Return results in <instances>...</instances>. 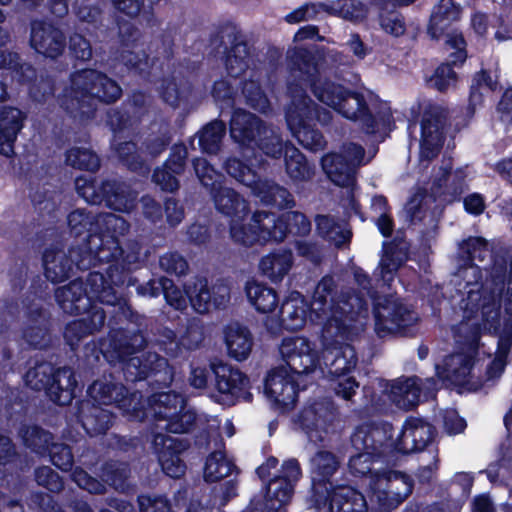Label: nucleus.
I'll return each instance as SVG.
<instances>
[{
	"label": "nucleus",
	"mask_w": 512,
	"mask_h": 512,
	"mask_svg": "<svg viewBox=\"0 0 512 512\" xmlns=\"http://www.w3.org/2000/svg\"><path fill=\"white\" fill-rule=\"evenodd\" d=\"M467 298L463 300V309L467 313V321L462 323L459 330L463 333L473 327L471 335L467 337L470 349L465 353H456L447 357L442 366L437 365V376L443 381L454 385H467L473 370L474 346L478 344L480 331H491L496 326L499 309L503 301L505 310L512 314V278L508 281L507 293L502 299L503 284L495 281L467 282Z\"/></svg>",
	"instance_id": "obj_1"
},
{
	"label": "nucleus",
	"mask_w": 512,
	"mask_h": 512,
	"mask_svg": "<svg viewBox=\"0 0 512 512\" xmlns=\"http://www.w3.org/2000/svg\"><path fill=\"white\" fill-rule=\"evenodd\" d=\"M352 308L332 306L319 335L322 358L330 361V374L333 375V388L337 395L348 400L358 388L355 379L347 374L357 363L354 348L347 343L362 332L368 323V309L364 300L354 299Z\"/></svg>",
	"instance_id": "obj_2"
},
{
	"label": "nucleus",
	"mask_w": 512,
	"mask_h": 512,
	"mask_svg": "<svg viewBox=\"0 0 512 512\" xmlns=\"http://www.w3.org/2000/svg\"><path fill=\"white\" fill-rule=\"evenodd\" d=\"M216 209L231 217L230 237L238 245L250 247L269 241H282L288 232L307 234L311 229L308 219L299 212H286L280 217L272 213L256 212L249 222H244L248 211L246 201L234 190L219 186L212 192Z\"/></svg>",
	"instance_id": "obj_3"
},
{
	"label": "nucleus",
	"mask_w": 512,
	"mask_h": 512,
	"mask_svg": "<svg viewBox=\"0 0 512 512\" xmlns=\"http://www.w3.org/2000/svg\"><path fill=\"white\" fill-rule=\"evenodd\" d=\"M299 71L321 103L349 120L359 121L367 132H373L378 123L384 126L391 123L392 112L389 104L381 101L373 92H350L334 82L320 77L316 79L318 70L310 63H304Z\"/></svg>",
	"instance_id": "obj_4"
},
{
	"label": "nucleus",
	"mask_w": 512,
	"mask_h": 512,
	"mask_svg": "<svg viewBox=\"0 0 512 512\" xmlns=\"http://www.w3.org/2000/svg\"><path fill=\"white\" fill-rule=\"evenodd\" d=\"M125 388L104 381H95L88 389L90 397L99 404H109L115 401L119 408L136 419L152 415L157 421V428L171 433H186L195 421V414L186 408L183 397L174 392L156 394L149 401V408L140 415V411L132 404L138 403L137 393L124 397Z\"/></svg>",
	"instance_id": "obj_5"
},
{
	"label": "nucleus",
	"mask_w": 512,
	"mask_h": 512,
	"mask_svg": "<svg viewBox=\"0 0 512 512\" xmlns=\"http://www.w3.org/2000/svg\"><path fill=\"white\" fill-rule=\"evenodd\" d=\"M333 288V278L324 277L316 286L310 305L299 292L290 293L281 306V323L268 320L266 327L272 333H276L280 327L291 331L300 330L305 326L308 316L311 320H314L315 316L316 319L321 320V325H323L332 306L349 309L355 303L354 299L360 298L359 296L334 298L332 296Z\"/></svg>",
	"instance_id": "obj_6"
},
{
	"label": "nucleus",
	"mask_w": 512,
	"mask_h": 512,
	"mask_svg": "<svg viewBox=\"0 0 512 512\" xmlns=\"http://www.w3.org/2000/svg\"><path fill=\"white\" fill-rule=\"evenodd\" d=\"M68 224L76 235H79L82 228L89 225L88 245L89 251L84 256L75 260L80 269L87 268L92 260L110 262L122 255L117 235H122L128 229L126 221L114 214L98 215L94 221L82 210H76L68 216Z\"/></svg>",
	"instance_id": "obj_7"
},
{
	"label": "nucleus",
	"mask_w": 512,
	"mask_h": 512,
	"mask_svg": "<svg viewBox=\"0 0 512 512\" xmlns=\"http://www.w3.org/2000/svg\"><path fill=\"white\" fill-rule=\"evenodd\" d=\"M120 95L121 88L115 81L96 70L86 69L71 76L69 86L64 89L61 104L68 111L79 109L82 115H88L86 106H92L96 100L113 102Z\"/></svg>",
	"instance_id": "obj_8"
},
{
	"label": "nucleus",
	"mask_w": 512,
	"mask_h": 512,
	"mask_svg": "<svg viewBox=\"0 0 512 512\" xmlns=\"http://www.w3.org/2000/svg\"><path fill=\"white\" fill-rule=\"evenodd\" d=\"M113 271L112 267L108 270L110 283L100 272H92L87 278L85 288L81 281H73L67 286L58 288L55 297L61 309L66 313L84 312L95 300L115 305L117 297L111 284L118 285L122 283V279L120 276L115 278Z\"/></svg>",
	"instance_id": "obj_9"
},
{
	"label": "nucleus",
	"mask_w": 512,
	"mask_h": 512,
	"mask_svg": "<svg viewBox=\"0 0 512 512\" xmlns=\"http://www.w3.org/2000/svg\"><path fill=\"white\" fill-rule=\"evenodd\" d=\"M289 92L291 101L286 109V121L290 131L305 148L321 149L324 145V139L320 132L314 128L313 123L314 120L321 124L328 123L330 113L317 111L301 88L291 85Z\"/></svg>",
	"instance_id": "obj_10"
},
{
	"label": "nucleus",
	"mask_w": 512,
	"mask_h": 512,
	"mask_svg": "<svg viewBox=\"0 0 512 512\" xmlns=\"http://www.w3.org/2000/svg\"><path fill=\"white\" fill-rule=\"evenodd\" d=\"M450 169L451 160L444 159L433 173L431 195L419 191L410 198L403 211L407 220L412 223L422 221L432 200L441 195H448L449 198L445 200L451 201L464 191L467 186V174L462 169L453 172H450Z\"/></svg>",
	"instance_id": "obj_11"
},
{
	"label": "nucleus",
	"mask_w": 512,
	"mask_h": 512,
	"mask_svg": "<svg viewBox=\"0 0 512 512\" xmlns=\"http://www.w3.org/2000/svg\"><path fill=\"white\" fill-rule=\"evenodd\" d=\"M377 390L371 396L373 410H386L389 403L395 404L400 409L409 410L418 405L422 394L425 398L433 395L436 390V381L426 379L424 383L420 384L417 377L398 378L391 382L379 379Z\"/></svg>",
	"instance_id": "obj_12"
},
{
	"label": "nucleus",
	"mask_w": 512,
	"mask_h": 512,
	"mask_svg": "<svg viewBox=\"0 0 512 512\" xmlns=\"http://www.w3.org/2000/svg\"><path fill=\"white\" fill-rule=\"evenodd\" d=\"M245 52V47L237 45L234 47L232 54H229L226 60V66L234 83H229L227 80H221L214 84L213 97L216 101H222L231 98L234 93V87L241 82L237 78L242 76L245 80L242 93L244 94L247 102L256 110L265 112L269 108V101L262 93L258 81L252 79L254 73L248 67L247 61L240 57L241 53Z\"/></svg>",
	"instance_id": "obj_13"
},
{
	"label": "nucleus",
	"mask_w": 512,
	"mask_h": 512,
	"mask_svg": "<svg viewBox=\"0 0 512 512\" xmlns=\"http://www.w3.org/2000/svg\"><path fill=\"white\" fill-rule=\"evenodd\" d=\"M412 478L398 470H383L369 477L368 497L372 510L390 512L411 494Z\"/></svg>",
	"instance_id": "obj_14"
},
{
	"label": "nucleus",
	"mask_w": 512,
	"mask_h": 512,
	"mask_svg": "<svg viewBox=\"0 0 512 512\" xmlns=\"http://www.w3.org/2000/svg\"><path fill=\"white\" fill-rule=\"evenodd\" d=\"M460 16V7L452 0H440L433 8L428 25V34L432 39L445 38V49L449 61L453 64H461L467 58L466 43L463 36L454 30H450L451 26L460 19Z\"/></svg>",
	"instance_id": "obj_15"
},
{
	"label": "nucleus",
	"mask_w": 512,
	"mask_h": 512,
	"mask_svg": "<svg viewBox=\"0 0 512 512\" xmlns=\"http://www.w3.org/2000/svg\"><path fill=\"white\" fill-rule=\"evenodd\" d=\"M144 339L142 335H134L133 344H113L106 341L101 344L100 350L103 356L109 361H125V371L129 378L141 380L150 373H157L167 368V361L157 354L149 353L143 362L140 357L133 356L126 359L127 356L134 354L142 347Z\"/></svg>",
	"instance_id": "obj_16"
},
{
	"label": "nucleus",
	"mask_w": 512,
	"mask_h": 512,
	"mask_svg": "<svg viewBox=\"0 0 512 512\" xmlns=\"http://www.w3.org/2000/svg\"><path fill=\"white\" fill-rule=\"evenodd\" d=\"M231 137L238 143L250 145L256 141L259 148L268 156L278 157L283 144L277 133L262 126L258 119L243 110L234 112L230 127Z\"/></svg>",
	"instance_id": "obj_17"
},
{
	"label": "nucleus",
	"mask_w": 512,
	"mask_h": 512,
	"mask_svg": "<svg viewBox=\"0 0 512 512\" xmlns=\"http://www.w3.org/2000/svg\"><path fill=\"white\" fill-rule=\"evenodd\" d=\"M390 424L361 426L352 436V444L359 453L352 456L349 467L354 474L366 475L371 470L372 457L383 453L382 446L387 435H392Z\"/></svg>",
	"instance_id": "obj_18"
},
{
	"label": "nucleus",
	"mask_w": 512,
	"mask_h": 512,
	"mask_svg": "<svg viewBox=\"0 0 512 512\" xmlns=\"http://www.w3.org/2000/svg\"><path fill=\"white\" fill-rule=\"evenodd\" d=\"M225 169L230 176L249 187L261 202L280 208L290 207L293 204V198L285 188L268 181H260L256 172L240 160L236 158L227 160Z\"/></svg>",
	"instance_id": "obj_19"
},
{
	"label": "nucleus",
	"mask_w": 512,
	"mask_h": 512,
	"mask_svg": "<svg viewBox=\"0 0 512 512\" xmlns=\"http://www.w3.org/2000/svg\"><path fill=\"white\" fill-rule=\"evenodd\" d=\"M76 189L83 199L92 204L106 205L116 211L128 212L135 205V194L123 183L105 182L97 189L96 184L85 178H77Z\"/></svg>",
	"instance_id": "obj_20"
},
{
	"label": "nucleus",
	"mask_w": 512,
	"mask_h": 512,
	"mask_svg": "<svg viewBox=\"0 0 512 512\" xmlns=\"http://www.w3.org/2000/svg\"><path fill=\"white\" fill-rule=\"evenodd\" d=\"M279 352L287 368L297 375H309L321 370V357L316 345L305 336H290L282 340Z\"/></svg>",
	"instance_id": "obj_21"
},
{
	"label": "nucleus",
	"mask_w": 512,
	"mask_h": 512,
	"mask_svg": "<svg viewBox=\"0 0 512 512\" xmlns=\"http://www.w3.org/2000/svg\"><path fill=\"white\" fill-rule=\"evenodd\" d=\"M364 150L356 144L344 145L340 153H330L322 158V167L329 179L338 186L354 184V170L364 164Z\"/></svg>",
	"instance_id": "obj_22"
},
{
	"label": "nucleus",
	"mask_w": 512,
	"mask_h": 512,
	"mask_svg": "<svg viewBox=\"0 0 512 512\" xmlns=\"http://www.w3.org/2000/svg\"><path fill=\"white\" fill-rule=\"evenodd\" d=\"M374 317L375 332L379 337L392 335L417 320L416 314L393 296L376 301Z\"/></svg>",
	"instance_id": "obj_23"
},
{
	"label": "nucleus",
	"mask_w": 512,
	"mask_h": 512,
	"mask_svg": "<svg viewBox=\"0 0 512 512\" xmlns=\"http://www.w3.org/2000/svg\"><path fill=\"white\" fill-rule=\"evenodd\" d=\"M297 373L286 366L273 369L265 379L264 393L267 399L280 409H288L297 399Z\"/></svg>",
	"instance_id": "obj_24"
},
{
	"label": "nucleus",
	"mask_w": 512,
	"mask_h": 512,
	"mask_svg": "<svg viewBox=\"0 0 512 512\" xmlns=\"http://www.w3.org/2000/svg\"><path fill=\"white\" fill-rule=\"evenodd\" d=\"M446 117L444 111L430 106L421 124L420 160L429 161L440 152L445 138Z\"/></svg>",
	"instance_id": "obj_25"
},
{
	"label": "nucleus",
	"mask_w": 512,
	"mask_h": 512,
	"mask_svg": "<svg viewBox=\"0 0 512 512\" xmlns=\"http://www.w3.org/2000/svg\"><path fill=\"white\" fill-rule=\"evenodd\" d=\"M339 467V461L329 451H318L310 459V475L315 503L326 502V495L335 488L330 482L331 476Z\"/></svg>",
	"instance_id": "obj_26"
},
{
	"label": "nucleus",
	"mask_w": 512,
	"mask_h": 512,
	"mask_svg": "<svg viewBox=\"0 0 512 512\" xmlns=\"http://www.w3.org/2000/svg\"><path fill=\"white\" fill-rule=\"evenodd\" d=\"M300 475V466L296 460L291 459L284 462L282 474L268 485L267 507L269 510L278 511L290 501L294 483L300 478Z\"/></svg>",
	"instance_id": "obj_27"
},
{
	"label": "nucleus",
	"mask_w": 512,
	"mask_h": 512,
	"mask_svg": "<svg viewBox=\"0 0 512 512\" xmlns=\"http://www.w3.org/2000/svg\"><path fill=\"white\" fill-rule=\"evenodd\" d=\"M433 436L430 424L418 418H409L391 445L398 452L408 454L423 450L432 441Z\"/></svg>",
	"instance_id": "obj_28"
},
{
	"label": "nucleus",
	"mask_w": 512,
	"mask_h": 512,
	"mask_svg": "<svg viewBox=\"0 0 512 512\" xmlns=\"http://www.w3.org/2000/svg\"><path fill=\"white\" fill-rule=\"evenodd\" d=\"M186 295L195 311L205 313L224 306L229 301V288L226 285H217L210 290L205 280L196 279L186 285Z\"/></svg>",
	"instance_id": "obj_29"
},
{
	"label": "nucleus",
	"mask_w": 512,
	"mask_h": 512,
	"mask_svg": "<svg viewBox=\"0 0 512 512\" xmlns=\"http://www.w3.org/2000/svg\"><path fill=\"white\" fill-rule=\"evenodd\" d=\"M318 509L327 508L328 512H368L365 497L355 489L337 486L326 495V502L315 503Z\"/></svg>",
	"instance_id": "obj_30"
},
{
	"label": "nucleus",
	"mask_w": 512,
	"mask_h": 512,
	"mask_svg": "<svg viewBox=\"0 0 512 512\" xmlns=\"http://www.w3.org/2000/svg\"><path fill=\"white\" fill-rule=\"evenodd\" d=\"M155 452L159 463L168 476L178 478L185 472V465L180 460L178 453L182 447L172 437L157 433L153 440Z\"/></svg>",
	"instance_id": "obj_31"
},
{
	"label": "nucleus",
	"mask_w": 512,
	"mask_h": 512,
	"mask_svg": "<svg viewBox=\"0 0 512 512\" xmlns=\"http://www.w3.org/2000/svg\"><path fill=\"white\" fill-rule=\"evenodd\" d=\"M212 369L218 392L231 399H238L245 395L248 379L240 370L222 362L213 363Z\"/></svg>",
	"instance_id": "obj_32"
},
{
	"label": "nucleus",
	"mask_w": 512,
	"mask_h": 512,
	"mask_svg": "<svg viewBox=\"0 0 512 512\" xmlns=\"http://www.w3.org/2000/svg\"><path fill=\"white\" fill-rule=\"evenodd\" d=\"M31 45L43 55L56 57L64 48L63 34L50 24L35 22L32 25Z\"/></svg>",
	"instance_id": "obj_33"
},
{
	"label": "nucleus",
	"mask_w": 512,
	"mask_h": 512,
	"mask_svg": "<svg viewBox=\"0 0 512 512\" xmlns=\"http://www.w3.org/2000/svg\"><path fill=\"white\" fill-rule=\"evenodd\" d=\"M228 355L236 361L246 360L253 347V337L247 327L230 323L223 330Z\"/></svg>",
	"instance_id": "obj_34"
},
{
	"label": "nucleus",
	"mask_w": 512,
	"mask_h": 512,
	"mask_svg": "<svg viewBox=\"0 0 512 512\" xmlns=\"http://www.w3.org/2000/svg\"><path fill=\"white\" fill-rule=\"evenodd\" d=\"M186 149L183 146L173 148V153L162 168H158L153 174L154 182L162 189L173 192L179 187L177 176L184 170Z\"/></svg>",
	"instance_id": "obj_35"
},
{
	"label": "nucleus",
	"mask_w": 512,
	"mask_h": 512,
	"mask_svg": "<svg viewBox=\"0 0 512 512\" xmlns=\"http://www.w3.org/2000/svg\"><path fill=\"white\" fill-rule=\"evenodd\" d=\"M23 115L16 108H4L0 112V154L10 156L18 132L22 128Z\"/></svg>",
	"instance_id": "obj_36"
},
{
	"label": "nucleus",
	"mask_w": 512,
	"mask_h": 512,
	"mask_svg": "<svg viewBox=\"0 0 512 512\" xmlns=\"http://www.w3.org/2000/svg\"><path fill=\"white\" fill-rule=\"evenodd\" d=\"M293 264L292 253L288 250H277L261 258L259 270L270 281H281L290 271Z\"/></svg>",
	"instance_id": "obj_37"
},
{
	"label": "nucleus",
	"mask_w": 512,
	"mask_h": 512,
	"mask_svg": "<svg viewBox=\"0 0 512 512\" xmlns=\"http://www.w3.org/2000/svg\"><path fill=\"white\" fill-rule=\"evenodd\" d=\"M76 386L77 381L74 373L68 368L59 369L52 373L48 395L53 402L66 405L72 401Z\"/></svg>",
	"instance_id": "obj_38"
},
{
	"label": "nucleus",
	"mask_w": 512,
	"mask_h": 512,
	"mask_svg": "<svg viewBox=\"0 0 512 512\" xmlns=\"http://www.w3.org/2000/svg\"><path fill=\"white\" fill-rule=\"evenodd\" d=\"M245 293L249 303L260 313H270L278 306L277 292L264 283L248 281Z\"/></svg>",
	"instance_id": "obj_39"
},
{
	"label": "nucleus",
	"mask_w": 512,
	"mask_h": 512,
	"mask_svg": "<svg viewBox=\"0 0 512 512\" xmlns=\"http://www.w3.org/2000/svg\"><path fill=\"white\" fill-rule=\"evenodd\" d=\"M104 319V312L94 308L89 324L85 318L69 323L64 332L67 343L73 347L82 337L100 328L104 323Z\"/></svg>",
	"instance_id": "obj_40"
},
{
	"label": "nucleus",
	"mask_w": 512,
	"mask_h": 512,
	"mask_svg": "<svg viewBox=\"0 0 512 512\" xmlns=\"http://www.w3.org/2000/svg\"><path fill=\"white\" fill-rule=\"evenodd\" d=\"M43 265L45 275L51 282H61L65 280L72 265L65 253L60 250L49 249L43 255Z\"/></svg>",
	"instance_id": "obj_41"
},
{
	"label": "nucleus",
	"mask_w": 512,
	"mask_h": 512,
	"mask_svg": "<svg viewBox=\"0 0 512 512\" xmlns=\"http://www.w3.org/2000/svg\"><path fill=\"white\" fill-rule=\"evenodd\" d=\"M285 166L287 174L294 181H306L313 175L304 155L290 145H285Z\"/></svg>",
	"instance_id": "obj_42"
},
{
	"label": "nucleus",
	"mask_w": 512,
	"mask_h": 512,
	"mask_svg": "<svg viewBox=\"0 0 512 512\" xmlns=\"http://www.w3.org/2000/svg\"><path fill=\"white\" fill-rule=\"evenodd\" d=\"M233 463L222 452L210 454L204 466V478L208 482L219 481L234 471Z\"/></svg>",
	"instance_id": "obj_43"
},
{
	"label": "nucleus",
	"mask_w": 512,
	"mask_h": 512,
	"mask_svg": "<svg viewBox=\"0 0 512 512\" xmlns=\"http://www.w3.org/2000/svg\"><path fill=\"white\" fill-rule=\"evenodd\" d=\"M316 225L319 234L333 242L336 246H341L350 239L351 233L346 225L344 223H336L331 217L318 216L316 218Z\"/></svg>",
	"instance_id": "obj_44"
},
{
	"label": "nucleus",
	"mask_w": 512,
	"mask_h": 512,
	"mask_svg": "<svg viewBox=\"0 0 512 512\" xmlns=\"http://www.w3.org/2000/svg\"><path fill=\"white\" fill-rule=\"evenodd\" d=\"M498 81L497 71L482 70L473 80L469 103L475 108L483 101L484 95L496 88Z\"/></svg>",
	"instance_id": "obj_45"
},
{
	"label": "nucleus",
	"mask_w": 512,
	"mask_h": 512,
	"mask_svg": "<svg viewBox=\"0 0 512 512\" xmlns=\"http://www.w3.org/2000/svg\"><path fill=\"white\" fill-rule=\"evenodd\" d=\"M225 133V125L220 121L208 124L199 133V145L207 153H215L219 149L220 142Z\"/></svg>",
	"instance_id": "obj_46"
},
{
	"label": "nucleus",
	"mask_w": 512,
	"mask_h": 512,
	"mask_svg": "<svg viewBox=\"0 0 512 512\" xmlns=\"http://www.w3.org/2000/svg\"><path fill=\"white\" fill-rule=\"evenodd\" d=\"M66 161L69 165L94 171L99 167V158L88 148H72L67 153Z\"/></svg>",
	"instance_id": "obj_47"
},
{
	"label": "nucleus",
	"mask_w": 512,
	"mask_h": 512,
	"mask_svg": "<svg viewBox=\"0 0 512 512\" xmlns=\"http://www.w3.org/2000/svg\"><path fill=\"white\" fill-rule=\"evenodd\" d=\"M51 377L52 367L49 364H39L26 373L25 382L34 390H45L48 393Z\"/></svg>",
	"instance_id": "obj_48"
},
{
	"label": "nucleus",
	"mask_w": 512,
	"mask_h": 512,
	"mask_svg": "<svg viewBox=\"0 0 512 512\" xmlns=\"http://www.w3.org/2000/svg\"><path fill=\"white\" fill-rule=\"evenodd\" d=\"M21 436L26 446L40 454L48 450L52 440V436L48 432L38 427H28L21 432Z\"/></svg>",
	"instance_id": "obj_49"
},
{
	"label": "nucleus",
	"mask_w": 512,
	"mask_h": 512,
	"mask_svg": "<svg viewBox=\"0 0 512 512\" xmlns=\"http://www.w3.org/2000/svg\"><path fill=\"white\" fill-rule=\"evenodd\" d=\"M195 173L205 187H211L212 192L220 186L222 175L217 172L206 159L197 158L193 162Z\"/></svg>",
	"instance_id": "obj_50"
},
{
	"label": "nucleus",
	"mask_w": 512,
	"mask_h": 512,
	"mask_svg": "<svg viewBox=\"0 0 512 512\" xmlns=\"http://www.w3.org/2000/svg\"><path fill=\"white\" fill-rule=\"evenodd\" d=\"M338 15L346 20L357 21L365 17V6L356 0H340L334 5Z\"/></svg>",
	"instance_id": "obj_51"
},
{
	"label": "nucleus",
	"mask_w": 512,
	"mask_h": 512,
	"mask_svg": "<svg viewBox=\"0 0 512 512\" xmlns=\"http://www.w3.org/2000/svg\"><path fill=\"white\" fill-rule=\"evenodd\" d=\"M111 423L110 413L106 410H97L95 415L87 416L83 419V428L90 435L104 433Z\"/></svg>",
	"instance_id": "obj_52"
},
{
	"label": "nucleus",
	"mask_w": 512,
	"mask_h": 512,
	"mask_svg": "<svg viewBox=\"0 0 512 512\" xmlns=\"http://www.w3.org/2000/svg\"><path fill=\"white\" fill-rule=\"evenodd\" d=\"M457 81L456 73L448 64L440 65L434 72L429 83L439 91H444L455 86Z\"/></svg>",
	"instance_id": "obj_53"
},
{
	"label": "nucleus",
	"mask_w": 512,
	"mask_h": 512,
	"mask_svg": "<svg viewBox=\"0 0 512 512\" xmlns=\"http://www.w3.org/2000/svg\"><path fill=\"white\" fill-rule=\"evenodd\" d=\"M460 250L467 254L469 261H483L489 255V249L486 241L482 238H469L460 244Z\"/></svg>",
	"instance_id": "obj_54"
},
{
	"label": "nucleus",
	"mask_w": 512,
	"mask_h": 512,
	"mask_svg": "<svg viewBox=\"0 0 512 512\" xmlns=\"http://www.w3.org/2000/svg\"><path fill=\"white\" fill-rule=\"evenodd\" d=\"M401 263V258L395 257L393 253L387 250L385 251L379 264V273L385 284L390 285L394 279V273Z\"/></svg>",
	"instance_id": "obj_55"
},
{
	"label": "nucleus",
	"mask_w": 512,
	"mask_h": 512,
	"mask_svg": "<svg viewBox=\"0 0 512 512\" xmlns=\"http://www.w3.org/2000/svg\"><path fill=\"white\" fill-rule=\"evenodd\" d=\"M36 481L52 492H58L63 487L62 480L50 467L39 468L36 471Z\"/></svg>",
	"instance_id": "obj_56"
},
{
	"label": "nucleus",
	"mask_w": 512,
	"mask_h": 512,
	"mask_svg": "<svg viewBox=\"0 0 512 512\" xmlns=\"http://www.w3.org/2000/svg\"><path fill=\"white\" fill-rule=\"evenodd\" d=\"M50 456L53 464L63 471H67L71 468L73 457L69 447L54 444L50 450Z\"/></svg>",
	"instance_id": "obj_57"
},
{
	"label": "nucleus",
	"mask_w": 512,
	"mask_h": 512,
	"mask_svg": "<svg viewBox=\"0 0 512 512\" xmlns=\"http://www.w3.org/2000/svg\"><path fill=\"white\" fill-rule=\"evenodd\" d=\"M372 207L376 212L381 215L377 220V226L382 235L389 236L392 232V220L386 214V199L382 196L374 197L372 200Z\"/></svg>",
	"instance_id": "obj_58"
},
{
	"label": "nucleus",
	"mask_w": 512,
	"mask_h": 512,
	"mask_svg": "<svg viewBox=\"0 0 512 512\" xmlns=\"http://www.w3.org/2000/svg\"><path fill=\"white\" fill-rule=\"evenodd\" d=\"M380 25L382 29L393 36H400L405 32V24L402 17L397 13H389L388 15H380Z\"/></svg>",
	"instance_id": "obj_59"
},
{
	"label": "nucleus",
	"mask_w": 512,
	"mask_h": 512,
	"mask_svg": "<svg viewBox=\"0 0 512 512\" xmlns=\"http://www.w3.org/2000/svg\"><path fill=\"white\" fill-rule=\"evenodd\" d=\"M160 266L169 273L184 274L188 268L186 260L177 253H167L160 258Z\"/></svg>",
	"instance_id": "obj_60"
},
{
	"label": "nucleus",
	"mask_w": 512,
	"mask_h": 512,
	"mask_svg": "<svg viewBox=\"0 0 512 512\" xmlns=\"http://www.w3.org/2000/svg\"><path fill=\"white\" fill-rule=\"evenodd\" d=\"M139 506L141 512H172L171 506L163 497H139Z\"/></svg>",
	"instance_id": "obj_61"
},
{
	"label": "nucleus",
	"mask_w": 512,
	"mask_h": 512,
	"mask_svg": "<svg viewBox=\"0 0 512 512\" xmlns=\"http://www.w3.org/2000/svg\"><path fill=\"white\" fill-rule=\"evenodd\" d=\"M72 479L80 488L90 493H100L103 491V485L96 479L90 477L82 469H75L72 473Z\"/></svg>",
	"instance_id": "obj_62"
},
{
	"label": "nucleus",
	"mask_w": 512,
	"mask_h": 512,
	"mask_svg": "<svg viewBox=\"0 0 512 512\" xmlns=\"http://www.w3.org/2000/svg\"><path fill=\"white\" fill-rule=\"evenodd\" d=\"M444 428L450 435L459 434L464 431L466 422L454 410L446 411L443 416Z\"/></svg>",
	"instance_id": "obj_63"
},
{
	"label": "nucleus",
	"mask_w": 512,
	"mask_h": 512,
	"mask_svg": "<svg viewBox=\"0 0 512 512\" xmlns=\"http://www.w3.org/2000/svg\"><path fill=\"white\" fill-rule=\"evenodd\" d=\"M500 119L506 124H512V89H507L498 105Z\"/></svg>",
	"instance_id": "obj_64"
}]
</instances>
